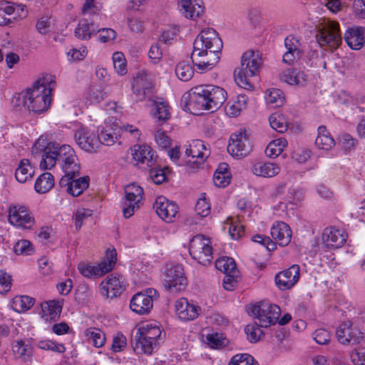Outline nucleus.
Instances as JSON below:
<instances>
[{
  "instance_id": "obj_1",
  "label": "nucleus",
  "mask_w": 365,
  "mask_h": 365,
  "mask_svg": "<svg viewBox=\"0 0 365 365\" xmlns=\"http://www.w3.org/2000/svg\"><path fill=\"white\" fill-rule=\"evenodd\" d=\"M32 153L34 155L41 154V160L40 168L43 170L51 169L56 163H58L64 175L59 180V186L67 187L71 183L72 180L79 175L81 165L75 150L69 145H60L59 143L50 142L44 144V140L39 138L32 147Z\"/></svg>"
},
{
  "instance_id": "obj_2",
  "label": "nucleus",
  "mask_w": 365,
  "mask_h": 365,
  "mask_svg": "<svg viewBox=\"0 0 365 365\" xmlns=\"http://www.w3.org/2000/svg\"><path fill=\"white\" fill-rule=\"evenodd\" d=\"M226 98L227 92L224 88L214 85H200L182 96L181 106L184 110L200 115L204 110H217Z\"/></svg>"
},
{
  "instance_id": "obj_3",
  "label": "nucleus",
  "mask_w": 365,
  "mask_h": 365,
  "mask_svg": "<svg viewBox=\"0 0 365 365\" xmlns=\"http://www.w3.org/2000/svg\"><path fill=\"white\" fill-rule=\"evenodd\" d=\"M222 41L213 29L202 30L193 42L192 63L199 70H209L219 61Z\"/></svg>"
},
{
  "instance_id": "obj_4",
  "label": "nucleus",
  "mask_w": 365,
  "mask_h": 365,
  "mask_svg": "<svg viewBox=\"0 0 365 365\" xmlns=\"http://www.w3.org/2000/svg\"><path fill=\"white\" fill-rule=\"evenodd\" d=\"M52 89L46 88L44 79L37 80L32 88H28L25 93L19 96L24 107L29 111L35 113H41L46 111L51 103V93Z\"/></svg>"
},
{
  "instance_id": "obj_5",
  "label": "nucleus",
  "mask_w": 365,
  "mask_h": 365,
  "mask_svg": "<svg viewBox=\"0 0 365 365\" xmlns=\"http://www.w3.org/2000/svg\"><path fill=\"white\" fill-rule=\"evenodd\" d=\"M262 60L258 54L250 50L245 52L241 58V67L234 73L237 85L247 90H252L253 86L249 78L259 74Z\"/></svg>"
},
{
  "instance_id": "obj_6",
  "label": "nucleus",
  "mask_w": 365,
  "mask_h": 365,
  "mask_svg": "<svg viewBox=\"0 0 365 365\" xmlns=\"http://www.w3.org/2000/svg\"><path fill=\"white\" fill-rule=\"evenodd\" d=\"M163 285L172 292H178L185 289L187 279L181 264L168 263L164 267Z\"/></svg>"
},
{
  "instance_id": "obj_7",
  "label": "nucleus",
  "mask_w": 365,
  "mask_h": 365,
  "mask_svg": "<svg viewBox=\"0 0 365 365\" xmlns=\"http://www.w3.org/2000/svg\"><path fill=\"white\" fill-rule=\"evenodd\" d=\"M248 312L258 319L260 327L267 328L278 322L281 309L277 304L262 302L251 307Z\"/></svg>"
},
{
  "instance_id": "obj_8",
  "label": "nucleus",
  "mask_w": 365,
  "mask_h": 365,
  "mask_svg": "<svg viewBox=\"0 0 365 365\" xmlns=\"http://www.w3.org/2000/svg\"><path fill=\"white\" fill-rule=\"evenodd\" d=\"M189 253L194 259L202 265L210 264L213 258L210 241L202 235H197L190 240Z\"/></svg>"
},
{
  "instance_id": "obj_9",
  "label": "nucleus",
  "mask_w": 365,
  "mask_h": 365,
  "mask_svg": "<svg viewBox=\"0 0 365 365\" xmlns=\"http://www.w3.org/2000/svg\"><path fill=\"white\" fill-rule=\"evenodd\" d=\"M316 38L321 47L327 46L331 51L341 43L339 24L336 21L325 24L316 34Z\"/></svg>"
},
{
  "instance_id": "obj_10",
  "label": "nucleus",
  "mask_w": 365,
  "mask_h": 365,
  "mask_svg": "<svg viewBox=\"0 0 365 365\" xmlns=\"http://www.w3.org/2000/svg\"><path fill=\"white\" fill-rule=\"evenodd\" d=\"M252 141L246 130L241 129L230 136L227 151L232 156L237 158H244L252 151Z\"/></svg>"
},
{
  "instance_id": "obj_11",
  "label": "nucleus",
  "mask_w": 365,
  "mask_h": 365,
  "mask_svg": "<svg viewBox=\"0 0 365 365\" xmlns=\"http://www.w3.org/2000/svg\"><path fill=\"white\" fill-rule=\"evenodd\" d=\"M125 197L122 204L123 213L125 218L131 217L136 208L139 207L143 195V190L135 184L128 185L125 190Z\"/></svg>"
},
{
  "instance_id": "obj_12",
  "label": "nucleus",
  "mask_w": 365,
  "mask_h": 365,
  "mask_svg": "<svg viewBox=\"0 0 365 365\" xmlns=\"http://www.w3.org/2000/svg\"><path fill=\"white\" fill-rule=\"evenodd\" d=\"M157 290L148 289L146 293L138 292L133 295L130 300V308L138 314H148L153 307V297Z\"/></svg>"
},
{
  "instance_id": "obj_13",
  "label": "nucleus",
  "mask_w": 365,
  "mask_h": 365,
  "mask_svg": "<svg viewBox=\"0 0 365 365\" xmlns=\"http://www.w3.org/2000/svg\"><path fill=\"white\" fill-rule=\"evenodd\" d=\"M9 222L17 227L31 229L35 220L26 206L17 205L9 207Z\"/></svg>"
},
{
  "instance_id": "obj_14",
  "label": "nucleus",
  "mask_w": 365,
  "mask_h": 365,
  "mask_svg": "<svg viewBox=\"0 0 365 365\" xmlns=\"http://www.w3.org/2000/svg\"><path fill=\"white\" fill-rule=\"evenodd\" d=\"M153 207L158 217L167 223L174 222L179 209L175 202L162 195L156 197Z\"/></svg>"
},
{
  "instance_id": "obj_15",
  "label": "nucleus",
  "mask_w": 365,
  "mask_h": 365,
  "mask_svg": "<svg viewBox=\"0 0 365 365\" xmlns=\"http://www.w3.org/2000/svg\"><path fill=\"white\" fill-rule=\"evenodd\" d=\"M300 268L293 264L288 269L279 272L275 275L274 281L277 287L282 291L291 289L299 279Z\"/></svg>"
},
{
  "instance_id": "obj_16",
  "label": "nucleus",
  "mask_w": 365,
  "mask_h": 365,
  "mask_svg": "<svg viewBox=\"0 0 365 365\" xmlns=\"http://www.w3.org/2000/svg\"><path fill=\"white\" fill-rule=\"evenodd\" d=\"M336 336L343 344L359 343L364 337L363 333L358 328L353 327L351 322L341 324L336 329Z\"/></svg>"
},
{
  "instance_id": "obj_17",
  "label": "nucleus",
  "mask_w": 365,
  "mask_h": 365,
  "mask_svg": "<svg viewBox=\"0 0 365 365\" xmlns=\"http://www.w3.org/2000/svg\"><path fill=\"white\" fill-rule=\"evenodd\" d=\"M123 277L110 274L100 284L101 294L106 298H114L120 295L124 290Z\"/></svg>"
},
{
  "instance_id": "obj_18",
  "label": "nucleus",
  "mask_w": 365,
  "mask_h": 365,
  "mask_svg": "<svg viewBox=\"0 0 365 365\" xmlns=\"http://www.w3.org/2000/svg\"><path fill=\"white\" fill-rule=\"evenodd\" d=\"M74 137L78 146L86 152H96L99 147V139L97 135L87 128L78 129Z\"/></svg>"
},
{
  "instance_id": "obj_19",
  "label": "nucleus",
  "mask_w": 365,
  "mask_h": 365,
  "mask_svg": "<svg viewBox=\"0 0 365 365\" xmlns=\"http://www.w3.org/2000/svg\"><path fill=\"white\" fill-rule=\"evenodd\" d=\"M152 83L148 81L145 74L138 73L132 83V90L138 101H143L150 98L153 94Z\"/></svg>"
},
{
  "instance_id": "obj_20",
  "label": "nucleus",
  "mask_w": 365,
  "mask_h": 365,
  "mask_svg": "<svg viewBox=\"0 0 365 365\" xmlns=\"http://www.w3.org/2000/svg\"><path fill=\"white\" fill-rule=\"evenodd\" d=\"M175 309L178 317L183 321L196 319L201 311L200 307L190 304L185 298H181L176 302Z\"/></svg>"
},
{
  "instance_id": "obj_21",
  "label": "nucleus",
  "mask_w": 365,
  "mask_h": 365,
  "mask_svg": "<svg viewBox=\"0 0 365 365\" xmlns=\"http://www.w3.org/2000/svg\"><path fill=\"white\" fill-rule=\"evenodd\" d=\"M271 235L279 245L284 247L291 242L292 230L287 223L277 222L271 228Z\"/></svg>"
},
{
  "instance_id": "obj_22",
  "label": "nucleus",
  "mask_w": 365,
  "mask_h": 365,
  "mask_svg": "<svg viewBox=\"0 0 365 365\" xmlns=\"http://www.w3.org/2000/svg\"><path fill=\"white\" fill-rule=\"evenodd\" d=\"M11 349L16 359H20L24 362L32 361L34 348L29 339L14 341Z\"/></svg>"
},
{
  "instance_id": "obj_23",
  "label": "nucleus",
  "mask_w": 365,
  "mask_h": 365,
  "mask_svg": "<svg viewBox=\"0 0 365 365\" xmlns=\"http://www.w3.org/2000/svg\"><path fill=\"white\" fill-rule=\"evenodd\" d=\"M365 29L362 26L349 28L344 34V40L353 50H360L365 43Z\"/></svg>"
},
{
  "instance_id": "obj_24",
  "label": "nucleus",
  "mask_w": 365,
  "mask_h": 365,
  "mask_svg": "<svg viewBox=\"0 0 365 365\" xmlns=\"http://www.w3.org/2000/svg\"><path fill=\"white\" fill-rule=\"evenodd\" d=\"M191 152V159L187 161V163L192 168H197L199 165L202 164L208 153L206 152V148L204 142L201 140H195L190 145Z\"/></svg>"
},
{
  "instance_id": "obj_25",
  "label": "nucleus",
  "mask_w": 365,
  "mask_h": 365,
  "mask_svg": "<svg viewBox=\"0 0 365 365\" xmlns=\"http://www.w3.org/2000/svg\"><path fill=\"white\" fill-rule=\"evenodd\" d=\"M180 7L184 16L192 20L200 17L205 10L201 0H180Z\"/></svg>"
},
{
  "instance_id": "obj_26",
  "label": "nucleus",
  "mask_w": 365,
  "mask_h": 365,
  "mask_svg": "<svg viewBox=\"0 0 365 365\" xmlns=\"http://www.w3.org/2000/svg\"><path fill=\"white\" fill-rule=\"evenodd\" d=\"M131 344L133 351L138 354H152L154 347L157 346L155 342H153L151 340L145 338V336L138 331H137L134 336H132Z\"/></svg>"
},
{
  "instance_id": "obj_27",
  "label": "nucleus",
  "mask_w": 365,
  "mask_h": 365,
  "mask_svg": "<svg viewBox=\"0 0 365 365\" xmlns=\"http://www.w3.org/2000/svg\"><path fill=\"white\" fill-rule=\"evenodd\" d=\"M280 166L272 162L259 161L253 164L252 172L257 176L272 178L280 172Z\"/></svg>"
},
{
  "instance_id": "obj_28",
  "label": "nucleus",
  "mask_w": 365,
  "mask_h": 365,
  "mask_svg": "<svg viewBox=\"0 0 365 365\" xmlns=\"http://www.w3.org/2000/svg\"><path fill=\"white\" fill-rule=\"evenodd\" d=\"M322 240L325 246L330 249H336L342 247L346 242L344 236L340 231L331 227L324 230Z\"/></svg>"
},
{
  "instance_id": "obj_29",
  "label": "nucleus",
  "mask_w": 365,
  "mask_h": 365,
  "mask_svg": "<svg viewBox=\"0 0 365 365\" xmlns=\"http://www.w3.org/2000/svg\"><path fill=\"white\" fill-rule=\"evenodd\" d=\"M133 158L138 163H146L148 167L153 165V154L151 147L147 145L134 146Z\"/></svg>"
},
{
  "instance_id": "obj_30",
  "label": "nucleus",
  "mask_w": 365,
  "mask_h": 365,
  "mask_svg": "<svg viewBox=\"0 0 365 365\" xmlns=\"http://www.w3.org/2000/svg\"><path fill=\"white\" fill-rule=\"evenodd\" d=\"M152 106L153 116L156 118L160 124H163L170 118V107L166 101H153Z\"/></svg>"
},
{
  "instance_id": "obj_31",
  "label": "nucleus",
  "mask_w": 365,
  "mask_h": 365,
  "mask_svg": "<svg viewBox=\"0 0 365 365\" xmlns=\"http://www.w3.org/2000/svg\"><path fill=\"white\" fill-rule=\"evenodd\" d=\"M117 261V253L115 249L106 251V257L103 259L97 266L96 272L98 277H101L106 273L109 272L114 267Z\"/></svg>"
},
{
  "instance_id": "obj_32",
  "label": "nucleus",
  "mask_w": 365,
  "mask_h": 365,
  "mask_svg": "<svg viewBox=\"0 0 365 365\" xmlns=\"http://www.w3.org/2000/svg\"><path fill=\"white\" fill-rule=\"evenodd\" d=\"M281 79L290 85L303 86L307 81V76L297 69H289L282 73Z\"/></svg>"
},
{
  "instance_id": "obj_33",
  "label": "nucleus",
  "mask_w": 365,
  "mask_h": 365,
  "mask_svg": "<svg viewBox=\"0 0 365 365\" xmlns=\"http://www.w3.org/2000/svg\"><path fill=\"white\" fill-rule=\"evenodd\" d=\"M34 173V168L31 165L30 161L28 159H22L16 170L15 177L19 182L24 183L31 179Z\"/></svg>"
},
{
  "instance_id": "obj_34",
  "label": "nucleus",
  "mask_w": 365,
  "mask_h": 365,
  "mask_svg": "<svg viewBox=\"0 0 365 365\" xmlns=\"http://www.w3.org/2000/svg\"><path fill=\"white\" fill-rule=\"evenodd\" d=\"M96 32L97 28H95L93 23H89L86 19H82L76 28L74 34L77 38L86 40L89 39Z\"/></svg>"
},
{
  "instance_id": "obj_35",
  "label": "nucleus",
  "mask_w": 365,
  "mask_h": 365,
  "mask_svg": "<svg viewBox=\"0 0 365 365\" xmlns=\"http://www.w3.org/2000/svg\"><path fill=\"white\" fill-rule=\"evenodd\" d=\"M53 176L50 173H44L36 180L34 188L38 193H46L53 187Z\"/></svg>"
},
{
  "instance_id": "obj_36",
  "label": "nucleus",
  "mask_w": 365,
  "mask_h": 365,
  "mask_svg": "<svg viewBox=\"0 0 365 365\" xmlns=\"http://www.w3.org/2000/svg\"><path fill=\"white\" fill-rule=\"evenodd\" d=\"M89 177L84 176L76 180H72L69 187H67V192L73 196H79L89 186Z\"/></svg>"
},
{
  "instance_id": "obj_37",
  "label": "nucleus",
  "mask_w": 365,
  "mask_h": 365,
  "mask_svg": "<svg viewBox=\"0 0 365 365\" xmlns=\"http://www.w3.org/2000/svg\"><path fill=\"white\" fill-rule=\"evenodd\" d=\"M41 308L45 315L48 317L46 319H49L51 321H56L62 311V306L55 300L46 302L41 305Z\"/></svg>"
},
{
  "instance_id": "obj_38",
  "label": "nucleus",
  "mask_w": 365,
  "mask_h": 365,
  "mask_svg": "<svg viewBox=\"0 0 365 365\" xmlns=\"http://www.w3.org/2000/svg\"><path fill=\"white\" fill-rule=\"evenodd\" d=\"M84 334L87 339L96 347H101L106 342L105 334L98 329L88 328Z\"/></svg>"
},
{
  "instance_id": "obj_39",
  "label": "nucleus",
  "mask_w": 365,
  "mask_h": 365,
  "mask_svg": "<svg viewBox=\"0 0 365 365\" xmlns=\"http://www.w3.org/2000/svg\"><path fill=\"white\" fill-rule=\"evenodd\" d=\"M287 142L285 139H277L270 142L265 149V154L269 158L279 156L287 146Z\"/></svg>"
},
{
  "instance_id": "obj_40",
  "label": "nucleus",
  "mask_w": 365,
  "mask_h": 365,
  "mask_svg": "<svg viewBox=\"0 0 365 365\" xmlns=\"http://www.w3.org/2000/svg\"><path fill=\"white\" fill-rule=\"evenodd\" d=\"M106 97V92L104 91L102 85L94 84L91 86L87 93V100L90 103H98Z\"/></svg>"
},
{
  "instance_id": "obj_41",
  "label": "nucleus",
  "mask_w": 365,
  "mask_h": 365,
  "mask_svg": "<svg viewBox=\"0 0 365 365\" xmlns=\"http://www.w3.org/2000/svg\"><path fill=\"white\" fill-rule=\"evenodd\" d=\"M175 73L179 79L188 81L194 74V70L188 62L180 61L175 67Z\"/></svg>"
},
{
  "instance_id": "obj_42",
  "label": "nucleus",
  "mask_w": 365,
  "mask_h": 365,
  "mask_svg": "<svg viewBox=\"0 0 365 365\" xmlns=\"http://www.w3.org/2000/svg\"><path fill=\"white\" fill-rule=\"evenodd\" d=\"M270 126L279 133H284L287 130L288 123L283 114L272 113L269 118Z\"/></svg>"
},
{
  "instance_id": "obj_43",
  "label": "nucleus",
  "mask_w": 365,
  "mask_h": 365,
  "mask_svg": "<svg viewBox=\"0 0 365 365\" xmlns=\"http://www.w3.org/2000/svg\"><path fill=\"white\" fill-rule=\"evenodd\" d=\"M216 268L225 274L238 271L236 267V263L232 257H223L216 260Z\"/></svg>"
},
{
  "instance_id": "obj_44",
  "label": "nucleus",
  "mask_w": 365,
  "mask_h": 365,
  "mask_svg": "<svg viewBox=\"0 0 365 365\" xmlns=\"http://www.w3.org/2000/svg\"><path fill=\"white\" fill-rule=\"evenodd\" d=\"M138 331L142 333L145 338L158 344V340L161 335V330L160 327L150 324L140 327Z\"/></svg>"
},
{
  "instance_id": "obj_45",
  "label": "nucleus",
  "mask_w": 365,
  "mask_h": 365,
  "mask_svg": "<svg viewBox=\"0 0 365 365\" xmlns=\"http://www.w3.org/2000/svg\"><path fill=\"white\" fill-rule=\"evenodd\" d=\"M228 365H259V364L250 354H237L232 357Z\"/></svg>"
},
{
  "instance_id": "obj_46",
  "label": "nucleus",
  "mask_w": 365,
  "mask_h": 365,
  "mask_svg": "<svg viewBox=\"0 0 365 365\" xmlns=\"http://www.w3.org/2000/svg\"><path fill=\"white\" fill-rule=\"evenodd\" d=\"M266 100L267 103L272 104L274 107L282 106L284 102V93L279 89L272 88L269 91Z\"/></svg>"
},
{
  "instance_id": "obj_47",
  "label": "nucleus",
  "mask_w": 365,
  "mask_h": 365,
  "mask_svg": "<svg viewBox=\"0 0 365 365\" xmlns=\"http://www.w3.org/2000/svg\"><path fill=\"white\" fill-rule=\"evenodd\" d=\"M207 344L213 349H220L227 345L228 341L221 334L212 333L206 336Z\"/></svg>"
},
{
  "instance_id": "obj_48",
  "label": "nucleus",
  "mask_w": 365,
  "mask_h": 365,
  "mask_svg": "<svg viewBox=\"0 0 365 365\" xmlns=\"http://www.w3.org/2000/svg\"><path fill=\"white\" fill-rule=\"evenodd\" d=\"M259 323L255 324H248L245 328V332L247 336V339L252 343L257 342L260 339V335L262 334L259 328Z\"/></svg>"
},
{
  "instance_id": "obj_49",
  "label": "nucleus",
  "mask_w": 365,
  "mask_h": 365,
  "mask_svg": "<svg viewBox=\"0 0 365 365\" xmlns=\"http://www.w3.org/2000/svg\"><path fill=\"white\" fill-rule=\"evenodd\" d=\"M14 251L16 255H30L34 250L32 244L29 240H21L15 244Z\"/></svg>"
},
{
  "instance_id": "obj_50",
  "label": "nucleus",
  "mask_w": 365,
  "mask_h": 365,
  "mask_svg": "<svg viewBox=\"0 0 365 365\" xmlns=\"http://www.w3.org/2000/svg\"><path fill=\"white\" fill-rule=\"evenodd\" d=\"M113 61L115 69L123 76L126 73V64L124 55L121 52H115L113 54Z\"/></svg>"
},
{
  "instance_id": "obj_51",
  "label": "nucleus",
  "mask_w": 365,
  "mask_h": 365,
  "mask_svg": "<svg viewBox=\"0 0 365 365\" xmlns=\"http://www.w3.org/2000/svg\"><path fill=\"white\" fill-rule=\"evenodd\" d=\"M35 302V299L29 296H19L14 298V303L16 307H19L22 312L31 309Z\"/></svg>"
},
{
  "instance_id": "obj_52",
  "label": "nucleus",
  "mask_w": 365,
  "mask_h": 365,
  "mask_svg": "<svg viewBox=\"0 0 365 365\" xmlns=\"http://www.w3.org/2000/svg\"><path fill=\"white\" fill-rule=\"evenodd\" d=\"M315 144L319 149L329 150L335 145V141L330 135H317Z\"/></svg>"
},
{
  "instance_id": "obj_53",
  "label": "nucleus",
  "mask_w": 365,
  "mask_h": 365,
  "mask_svg": "<svg viewBox=\"0 0 365 365\" xmlns=\"http://www.w3.org/2000/svg\"><path fill=\"white\" fill-rule=\"evenodd\" d=\"M91 210L88 209L81 208L76 210L74 215L73 216V219L74 220L76 229L77 230H80L83 221L88 217L91 216Z\"/></svg>"
},
{
  "instance_id": "obj_54",
  "label": "nucleus",
  "mask_w": 365,
  "mask_h": 365,
  "mask_svg": "<svg viewBox=\"0 0 365 365\" xmlns=\"http://www.w3.org/2000/svg\"><path fill=\"white\" fill-rule=\"evenodd\" d=\"M238 271L225 274L223 279V287L228 291L233 290L238 282Z\"/></svg>"
},
{
  "instance_id": "obj_55",
  "label": "nucleus",
  "mask_w": 365,
  "mask_h": 365,
  "mask_svg": "<svg viewBox=\"0 0 365 365\" xmlns=\"http://www.w3.org/2000/svg\"><path fill=\"white\" fill-rule=\"evenodd\" d=\"M127 345L126 337L120 332H118L113 339L111 349L114 352H119Z\"/></svg>"
},
{
  "instance_id": "obj_56",
  "label": "nucleus",
  "mask_w": 365,
  "mask_h": 365,
  "mask_svg": "<svg viewBox=\"0 0 365 365\" xmlns=\"http://www.w3.org/2000/svg\"><path fill=\"white\" fill-rule=\"evenodd\" d=\"M195 210L197 215L206 217L210 214V207L205 197L200 198L195 205Z\"/></svg>"
},
{
  "instance_id": "obj_57",
  "label": "nucleus",
  "mask_w": 365,
  "mask_h": 365,
  "mask_svg": "<svg viewBox=\"0 0 365 365\" xmlns=\"http://www.w3.org/2000/svg\"><path fill=\"white\" fill-rule=\"evenodd\" d=\"M51 18L48 16L41 17L37 20L36 29L41 34H46L50 31Z\"/></svg>"
},
{
  "instance_id": "obj_58",
  "label": "nucleus",
  "mask_w": 365,
  "mask_h": 365,
  "mask_svg": "<svg viewBox=\"0 0 365 365\" xmlns=\"http://www.w3.org/2000/svg\"><path fill=\"white\" fill-rule=\"evenodd\" d=\"M155 140L158 146L163 149H166L170 145V138L161 130H159L155 133Z\"/></svg>"
},
{
  "instance_id": "obj_59",
  "label": "nucleus",
  "mask_w": 365,
  "mask_h": 365,
  "mask_svg": "<svg viewBox=\"0 0 365 365\" xmlns=\"http://www.w3.org/2000/svg\"><path fill=\"white\" fill-rule=\"evenodd\" d=\"M150 178L153 182L160 185L166 180L164 170L162 168H154L150 170Z\"/></svg>"
},
{
  "instance_id": "obj_60",
  "label": "nucleus",
  "mask_w": 365,
  "mask_h": 365,
  "mask_svg": "<svg viewBox=\"0 0 365 365\" xmlns=\"http://www.w3.org/2000/svg\"><path fill=\"white\" fill-rule=\"evenodd\" d=\"M97 31L99 33V40L102 43H106L110 41L114 40L116 36L115 31L112 29H98Z\"/></svg>"
},
{
  "instance_id": "obj_61",
  "label": "nucleus",
  "mask_w": 365,
  "mask_h": 365,
  "mask_svg": "<svg viewBox=\"0 0 365 365\" xmlns=\"http://www.w3.org/2000/svg\"><path fill=\"white\" fill-rule=\"evenodd\" d=\"M352 361L356 365H365V347H359L351 354Z\"/></svg>"
},
{
  "instance_id": "obj_62",
  "label": "nucleus",
  "mask_w": 365,
  "mask_h": 365,
  "mask_svg": "<svg viewBox=\"0 0 365 365\" xmlns=\"http://www.w3.org/2000/svg\"><path fill=\"white\" fill-rule=\"evenodd\" d=\"M313 336L314 339L319 344H327L330 339L329 333L324 329L316 330Z\"/></svg>"
},
{
  "instance_id": "obj_63",
  "label": "nucleus",
  "mask_w": 365,
  "mask_h": 365,
  "mask_svg": "<svg viewBox=\"0 0 365 365\" xmlns=\"http://www.w3.org/2000/svg\"><path fill=\"white\" fill-rule=\"evenodd\" d=\"M178 29L170 28L164 30L160 36V40L165 44H170L171 41L178 35Z\"/></svg>"
},
{
  "instance_id": "obj_64",
  "label": "nucleus",
  "mask_w": 365,
  "mask_h": 365,
  "mask_svg": "<svg viewBox=\"0 0 365 365\" xmlns=\"http://www.w3.org/2000/svg\"><path fill=\"white\" fill-rule=\"evenodd\" d=\"M229 233L234 240H238L244 234V227L239 222H232L229 227Z\"/></svg>"
}]
</instances>
